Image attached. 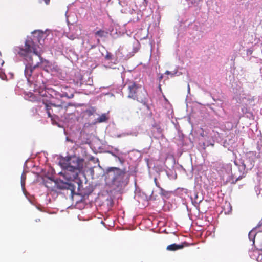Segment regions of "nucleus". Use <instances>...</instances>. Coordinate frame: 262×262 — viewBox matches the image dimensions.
I'll return each instance as SVG.
<instances>
[{
  "label": "nucleus",
  "mask_w": 262,
  "mask_h": 262,
  "mask_svg": "<svg viewBox=\"0 0 262 262\" xmlns=\"http://www.w3.org/2000/svg\"><path fill=\"white\" fill-rule=\"evenodd\" d=\"M53 35L47 30L45 31L35 30L32 32L31 35L27 36L25 41V49H42L53 48L54 40L52 39Z\"/></svg>",
  "instance_id": "nucleus-1"
},
{
  "label": "nucleus",
  "mask_w": 262,
  "mask_h": 262,
  "mask_svg": "<svg viewBox=\"0 0 262 262\" xmlns=\"http://www.w3.org/2000/svg\"><path fill=\"white\" fill-rule=\"evenodd\" d=\"M125 174V170L115 167L108 168L104 173L105 180L111 181L112 185L117 188H122L127 184Z\"/></svg>",
  "instance_id": "nucleus-2"
},
{
  "label": "nucleus",
  "mask_w": 262,
  "mask_h": 262,
  "mask_svg": "<svg viewBox=\"0 0 262 262\" xmlns=\"http://www.w3.org/2000/svg\"><path fill=\"white\" fill-rule=\"evenodd\" d=\"M124 86L126 88L127 97L140 103H145L146 92L141 84L135 81L126 82Z\"/></svg>",
  "instance_id": "nucleus-3"
},
{
  "label": "nucleus",
  "mask_w": 262,
  "mask_h": 262,
  "mask_svg": "<svg viewBox=\"0 0 262 262\" xmlns=\"http://www.w3.org/2000/svg\"><path fill=\"white\" fill-rule=\"evenodd\" d=\"M84 160L81 158L73 157L70 158L69 164L66 168H69L70 169L82 170L83 168Z\"/></svg>",
  "instance_id": "nucleus-4"
},
{
  "label": "nucleus",
  "mask_w": 262,
  "mask_h": 262,
  "mask_svg": "<svg viewBox=\"0 0 262 262\" xmlns=\"http://www.w3.org/2000/svg\"><path fill=\"white\" fill-rule=\"evenodd\" d=\"M81 170L70 169L69 168H66L64 172H61L60 174L68 181H73L76 179L79 174V172Z\"/></svg>",
  "instance_id": "nucleus-5"
},
{
  "label": "nucleus",
  "mask_w": 262,
  "mask_h": 262,
  "mask_svg": "<svg viewBox=\"0 0 262 262\" xmlns=\"http://www.w3.org/2000/svg\"><path fill=\"white\" fill-rule=\"evenodd\" d=\"M18 54L28 61L33 60V55L37 56L40 58V60L42 59L40 57V53H38L37 50H19Z\"/></svg>",
  "instance_id": "nucleus-6"
},
{
  "label": "nucleus",
  "mask_w": 262,
  "mask_h": 262,
  "mask_svg": "<svg viewBox=\"0 0 262 262\" xmlns=\"http://www.w3.org/2000/svg\"><path fill=\"white\" fill-rule=\"evenodd\" d=\"M256 158L255 152H249L243 164L245 168L247 170L252 169L254 166Z\"/></svg>",
  "instance_id": "nucleus-7"
},
{
  "label": "nucleus",
  "mask_w": 262,
  "mask_h": 262,
  "mask_svg": "<svg viewBox=\"0 0 262 262\" xmlns=\"http://www.w3.org/2000/svg\"><path fill=\"white\" fill-rule=\"evenodd\" d=\"M69 30V32L67 33V36L71 40L78 38L81 34V28L78 26L71 25Z\"/></svg>",
  "instance_id": "nucleus-8"
},
{
  "label": "nucleus",
  "mask_w": 262,
  "mask_h": 262,
  "mask_svg": "<svg viewBox=\"0 0 262 262\" xmlns=\"http://www.w3.org/2000/svg\"><path fill=\"white\" fill-rule=\"evenodd\" d=\"M119 52L115 51L114 53L110 52L107 50H106V54L104 55L102 53V55L104 56L105 59L108 61L109 63H112L113 64H117L118 62V55L117 54Z\"/></svg>",
  "instance_id": "nucleus-9"
},
{
  "label": "nucleus",
  "mask_w": 262,
  "mask_h": 262,
  "mask_svg": "<svg viewBox=\"0 0 262 262\" xmlns=\"http://www.w3.org/2000/svg\"><path fill=\"white\" fill-rule=\"evenodd\" d=\"M46 110L48 114V116L49 118L52 117V113H53V110H52L51 107L52 106L56 107L57 108V111H55L56 113L59 112L61 110L63 109V105L62 104L56 105L55 103H50L49 104L45 103Z\"/></svg>",
  "instance_id": "nucleus-10"
},
{
  "label": "nucleus",
  "mask_w": 262,
  "mask_h": 262,
  "mask_svg": "<svg viewBox=\"0 0 262 262\" xmlns=\"http://www.w3.org/2000/svg\"><path fill=\"white\" fill-rule=\"evenodd\" d=\"M109 35V32L104 30H99L95 32V37L98 40L100 39H104L107 38Z\"/></svg>",
  "instance_id": "nucleus-11"
},
{
  "label": "nucleus",
  "mask_w": 262,
  "mask_h": 262,
  "mask_svg": "<svg viewBox=\"0 0 262 262\" xmlns=\"http://www.w3.org/2000/svg\"><path fill=\"white\" fill-rule=\"evenodd\" d=\"M184 245H187V244L185 242L181 244H172L167 246L166 250L168 251H176L181 249L184 247Z\"/></svg>",
  "instance_id": "nucleus-12"
},
{
  "label": "nucleus",
  "mask_w": 262,
  "mask_h": 262,
  "mask_svg": "<svg viewBox=\"0 0 262 262\" xmlns=\"http://www.w3.org/2000/svg\"><path fill=\"white\" fill-rule=\"evenodd\" d=\"M50 90L51 91V92H54V94L56 96H59L60 97H68V98H72L74 97V94H71L70 96H69L67 93L60 94L59 92L55 91L54 90H53L52 89H50Z\"/></svg>",
  "instance_id": "nucleus-13"
},
{
  "label": "nucleus",
  "mask_w": 262,
  "mask_h": 262,
  "mask_svg": "<svg viewBox=\"0 0 262 262\" xmlns=\"http://www.w3.org/2000/svg\"><path fill=\"white\" fill-rule=\"evenodd\" d=\"M60 189H70L72 191L74 190V186L68 183H63L62 186L58 185V186Z\"/></svg>",
  "instance_id": "nucleus-14"
},
{
  "label": "nucleus",
  "mask_w": 262,
  "mask_h": 262,
  "mask_svg": "<svg viewBox=\"0 0 262 262\" xmlns=\"http://www.w3.org/2000/svg\"><path fill=\"white\" fill-rule=\"evenodd\" d=\"M107 117H106V115L105 114H102L99 118L97 119V121L95 123H101L107 121Z\"/></svg>",
  "instance_id": "nucleus-15"
},
{
  "label": "nucleus",
  "mask_w": 262,
  "mask_h": 262,
  "mask_svg": "<svg viewBox=\"0 0 262 262\" xmlns=\"http://www.w3.org/2000/svg\"><path fill=\"white\" fill-rule=\"evenodd\" d=\"M96 112V110L94 107L87 109L84 111V113L88 116L90 117L93 115Z\"/></svg>",
  "instance_id": "nucleus-16"
},
{
  "label": "nucleus",
  "mask_w": 262,
  "mask_h": 262,
  "mask_svg": "<svg viewBox=\"0 0 262 262\" xmlns=\"http://www.w3.org/2000/svg\"><path fill=\"white\" fill-rule=\"evenodd\" d=\"M52 183H54L55 185L56 184V183L55 181H53L51 179H48V180L45 182V185L46 187L49 188H52V186L51 184Z\"/></svg>",
  "instance_id": "nucleus-17"
},
{
  "label": "nucleus",
  "mask_w": 262,
  "mask_h": 262,
  "mask_svg": "<svg viewBox=\"0 0 262 262\" xmlns=\"http://www.w3.org/2000/svg\"><path fill=\"white\" fill-rule=\"evenodd\" d=\"M33 69L31 67H26L25 70V74L26 76L30 77L32 75Z\"/></svg>",
  "instance_id": "nucleus-18"
},
{
  "label": "nucleus",
  "mask_w": 262,
  "mask_h": 262,
  "mask_svg": "<svg viewBox=\"0 0 262 262\" xmlns=\"http://www.w3.org/2000/svg\"><path fill=\"white\" fill-rule=\"evenodd\" d=\"M256 236L255 231L254 230H251L249 233V238L250 240H252L253 241V243H254V239Z\"/></svg>",
  "instance_id": "nucleus-19"
},
{
  "label": "nucleus",
  "mask_w": 262,
  "mask_h": 262,
  "mask_svg": "<svg viewBox=\"0 0 262 262\" xmlns=\"http://www.w3.org/2000/svg\"><path fill=\"white\" fill-rule=\"evenodd\" d=\"M160 193L159 194L162 196H167L169 194V192L165 190L162 187L160 188Z\"/></svg>",
  "instance_id": "nucleus-20"
},
{
  "label": "nucleus",
  "mask_w": 262,
  "mask_h": 262,
  "mask_svg": "<svg viewBox=\"0 0 262 262\" xmlns=\"http://www.w3.org/2000/svg\"><path fill=\"white\" fill-rule=\"evenodd\" d=\"M177 73V71H174L173 73H172L170 71H166L165 72V74L167 75H171V76H174Z\"/></svg>",
  "instance_id": "nucleus-21"
},
{
  "label": "nucleus",
  "mask_w": 262,
  "mask_h": 262,
  "mask_svg": "<svg viewBox=\"0 0 262 262\" xmlns=\"http://www.w3.org/2000/svg\"><path fill=\"white\" fill-rule=\"evenodd\" d=\"M6 77V76L5 74L3 72H0V78L4 80Z\"/></svg>",
  "instance_id": "nucleus-22"
},
{
  "label": "nucleus",
  "mask_w": 262,
  "mask_h": 262,
  "mask_svg": "<svg viewBox=\"0 0 262 262\" xmlns=\"http://www.w3.org/2000/svg\"><path fill=\"white\" fill-rule=\"evenodd\" d=\"M257 260L259 262H262V254H259L257 258Z\"/></svg>",
  "instance_id": "nucleus-23"
},
{
  "label": "nucleus",
  "mask_w": 262,
  "mask_h": 262,
  "mask_svg": "<svg viewBox=\"0 0 262 262\" xmlns=\"http://www.w3.org/2000/svg\"><path fill=\"white\" fill-rule=\"evenodd\" d=\"M154 181H155V184H156V186H157V187H158L159 189H160V188H161V187L160 186V185L159 184V183L157 182V179H156V178H155V179H154Z\"/></svg>",
  "instance_id": "nucleus-24"
},
{
  "label": "nucleus",
  "mask_w": 262,
  "mask_h": 262,
  "mask_svg": "<svg viewBox=\"0 0 262 262\" xmlns=\"http://www.w3.org/2000/svg\"><path fill=\"white\" fill-rule=\"evenodd\" d=\"M258 248L259 250L262 251V239L259 242Z\"/></svg>",
  "instance_id": "nucleus-25"
},
{
  "label": "nucleus",
  "mask_w": 262,
  "mask_h": 262,
  "mask_svg": "<svg viewBox=\"0 0 262 262\" xmlns=\"http://www.w3.org/2000/svg\"><path fill=\"white\" fill-rule=\"evenodd\" d=\"M47 5L49 4L50 0H44Z\"/></svg>",
  "instance_id": "nucleus-26"
},
{
  "label": "nucleus",
  "mask_w": 262,
  "mask_h": 262,
  "mask_svg": "<svg viewBox=\"0 0 262 262\" xmlns=\"http://www.w3.org/2000/svg\"><path fill=\"white\" fill-rule=\"evenodd\" d=\"M35 221H36V222H39L40 221V220L39 219H36Z\"/></svg>",
  "instance_id": "nucleus-27"
},
{
  "label": "nucleus",
  "mask_w": 262,
  "mask_h": 262,
  "mask_svg": "<svg viewBox=\"0 0 262 262\" xmlns=\"http://www.w3.org/2000/svg\"><path fill=\"white\" fill-rule=\"evenodd\" d=\"M67 108H68V106H66L65 107V111H67Z\"/></svg>",
  "instance_id": "nucleus-28"
},
{
  "label": "nucleus",
  "mask_w": 262,
  "mask_h": 262,
  "mask_svg": "<svg viewBox=\"0 0 262 262\" xmlns=\"http://www.w3.org/2000/svg\"><path fill=\"white\" fill-rule=\"evenodd\" d=\"M71 105H71L70 103H69V104H68V106H71Z\"/></svg>",
  "instance_id": "nucleus-29"
}]
</instances>
